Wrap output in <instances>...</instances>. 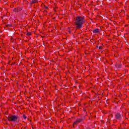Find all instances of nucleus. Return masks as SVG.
<instances>
[{"label":"nucleus","mask_w":129,"mask_h":129,"mask_svg":"<svg viewBox=\"0 0 129 129\" xmlns=\"http://www.w3.org/2000/svg\"><path fill=\"white\" fill-rule=\"evenodd\" d=\"M86 22L85 20V17L84 16H78L76 18L75 24L76 26V29H80L82 28L83 24Z\"/></svg>","instance_id":"f257e3e1"},{"label":"nucleus","mask_w":129,"mask_h":129,"mask_svg":"<svg viewBox=\"0 0 129 129\" xmlns=\"http://www.w3.org/2000/svg\"><path fill=\"white\" fill-rule=\"evenodd\" d=\"M18 116H16L15 115H12L8 117L9 121H17V120H18Z\"/></svg>","instance_id":"f03ea898"},{"label":"nucleus","mask_w":129,"mask_h":129,"mask_svg":"<svg viewBox=\"0 0 129 129\" xmlns=\"http://www.w3.org/2000/svg\"><path fill=\"white\" fill-rule=\"evenodd\" d=\"M83 119L82 118L77 119L76 121L74 122L73 125H76V124H78L79 122H82Z\"/></svg>","instance_id":"7ed1b4c3"},{"label":"nucleus","mask_w":129,"mask_h":129,"mask_svg":"<svg viewBox=\"0 0 129 129\" xmlns=\"http://www.w3.org/2000/svg\"><path fill=\"white\" fill-rule=\"evenodd\" d=\"M115 118H116V119H118V120H120V119H121V114H120V113H117L115 114Z\"/></svg>","instance_id":"20e7f679"},{"label":"nucleus","mask_w":129,"mask_h":129,"mask_svg":"<svg viewBox=\"0 0 129 129\" xmlns=\"http://www.w3.org/2000/svg\"><path fill=\"white\" fill-rule=\"evenodd\" d=\"M21 11H22V9L20 8H15L13 10V11L15 13H18V12H21Z\"/></svg>","instance_id":"39448f33"},{"label":"nucleus","mask_w":129,"mask_h":129,"mask_svg":"<svg viewBox=\"0 0 129 129\" xmlns=\"http://www.w3.org/2000/svg\"><path fill=\"white\" fill-rule=\"evenodd\" d=\"M93 33H94V34H98V33H100V31H99V29H95L93 30Z\"/></svg>","instance_id":"423d86ee"},{"label":"nucleus","mask_w":129,"mask_h":129,"mask_svg":"<svg viewBox=\"0 0 129 129\" xmlns=\"http://www.w3.org/2000/svg\"><path fill=\"white\" fill-rule=\"evenodd\" d=\"M116 67L117 68H119V69L121 68V66L120 64H116Z\"/></svg>","instance_id":"0eeeda50"},{"label":"nucleus","mask_w":129,"mask_h":129,"mask_svg":"<svg viewBox=\"0 0 129 129\" xmlns=\"http://www.w3.org/2000/svg\"><path fill=\"white\" fill-rule=\"evenodd\" d=\"M32 3H33V4H37V3H38V1H37V0H33L32 1Z\"/></svg>","instance_id":"6e6552de"},{"label":"nucleus","mask_w":129,"mask_h":129,"mask_svg":"<svg viewBox=\"0 0 129 129\" xmlns=\"http://www.w3.org/2000/svg\"><path fill=\"white\" fill-rule=\"evenodd\" d=\"M26 35L27 36H31V32H27Z\"/></svg>","instance_id":"1a4fd4ad"},{"label":"nucleus","mask_w":129,"mask_h":129,"mask_svg":"<svg viewBox=\"0 0 129 129\" xmlns=\"http://www.w3.org/2000/svg\"><path fill=\"white\" fill-rule=\"evenodd\" d=\"M23 118H24V119H27V116H26L25 115H24Z\"/></svg>","instance_id":"9d476101"},{"label":"nucleus","mask_w":129,"mask_h":129,"mask_svg":"<svg viewBox=\"0 0 129 129\" xmlns=\"http://www.w3.org/2000/svg\"><path fill=\"white\" fill-rule=\"evenodd\" d=\"M99 49H100V50H101V49H102V46H99Z\"/></svg>","instance_id":"9b49d317"},{"label":"nucleus","mask_w":129,"mask_h":129,"mask_svg":"<svg viewBox=\"0 0 129 129\" xmlns=\"http://www.w3.org/2000/svg\"><path fill=\"white\" fill-rule=\"evenodd\" d=\"M69 33H71V31H70V28H69Z\"/></svg>","instance_id":"f8f14e48"},{"label":"nucleus","mask_w":129,"mask_h":129,"mask_svg":"<svg viewBox=\"0 0 129 129\" xmlns=\"http://www.w3.org/2000/svg\"><path fill=\"white\" fill-rule=\"evenodd\" d=\"M111 116H112V115H111Z\"/></svg>","instance_id":"ddd939ff"}]
</instances>
